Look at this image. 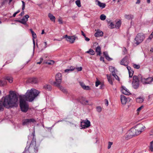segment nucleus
I'll list each match as a JSON object with an SVG mask.
<instances>
[{"mask_svg": "<svg viewBox=\"0 0 153 153\" xmlns=\"http://www.w3.org/2000/svg\"><path fill=\"white\" fill-rule=\"evenodd\" d=\"M39 93V91L32 88L27 90L25 95L20 96V106L22 111L26 112L28 109L29 105L26 101L32 102Z\"/></svg>", "mask_w": 153, "mask_h": 153, "instance_id": "obj_1", "label": "nucleus"}, {"mask_svg": "<svg viewBox=\"0 0 153 153\" xmlns=\"http://www.w3.org/2000/svg\"><path fill=\"white\" fill-rule=\"evenodd\" d=\"M1 100L4 107L7 109L17 107L19 103L17 95L12 91L10 92L9 94L3 96Z\"/></svg>", "mask_w": 153, "mask_h": 153, "instance_id": "obj_2", "label": "nucleus"}, {"mask_svg": "<svg viewBox=\"0 0 153 153\" xmlns=\"http://www.w3.org/2000/svg\"><path fill=\"white\" fill-rule=\"evenodd\" d=\"M140 79L143 83L145 84H150L153 81L152 77H149L147 78H142L140 76H134V89L137 88L139 87Z\"/></svg>", "mask_w": 153, "mask_h": 153, "instance_id": "obj_3", "label": "nucleus"}, {"mask_svg": "<svg viewBox=\"0 0 153 153\" xmlns=\"http://www.w3.org/2000/svg\"><path fill=\"white\" fill-rule=\"evenodd\" d=\"M38 145L36 144L35 140H33L30 146H27L25 148V152L29 151L30 153H36L38 151Z\"/></svg>", "mask_w": 153, "mask_h": 153, "instance_id": "obj_4", "label": "nucleus"}, {"mask_svg": "<svg viewBox=\"0 0 153 153\" xmlns=\"http://www.w3.org/2000/svg\"><path fill=\"white\" fill-rule=\"evenodd\" d=\"M145 127L142 124H138L134 127L135 128V131L134 133V136H137L140 134L144 130Z\"/></svg>", "mask_w": 153, "mask_h": 153, "instance_id": "obj_5", "label": "nucleus"}, {"mask_svg": "<svg viewBox=\"0 0 153 153\" xmlns=\"http://www.w3.org/2000/svg\"><path fill=\"white\" fill-rule=\"evenodd\" d=\"M145 38V36L143 33H139L137 34L134 39L136 41L135 43L137 45L141 42Z\"/></svg>", "mask_w": 153, "mask_h": 153, "instance_id": "obj_6", "label": "nucleus"}, {"mask_svg": "<svg viewBox=\"0 0 153 153\" xmlns=\"http://www.w3.org/2000/svg\"><path fill=\"white\" fill-rule=\"evenodd\" d=\"M62 76L60 73H58L56 74L55 76V82H54L53 84L54 85L57 84V85L60 84L62 82Z\"/></svg>", "mask_w": 153, "mask_h": 153, "instance_id": "obj_7", "label": "nucleus"}, {"mask_svg": "<svg viewBox=\"0 0 153 153\" xmlns=\"http://www.w3.org/2000/svg\"><path fill=\"white\" fill-rule=\"evenodd\" d=\"M81 128H85L90 127L91 126L90 122L87 119L86 120H82L80 123Z\"/></svg>", "mask_w": 153, "mask_h": 153, "instance_id": "obj_8", "label": "nucleus"}, {"mask_svg": "<svg viewBox=\"0 0 153 153\" xmlns=\"http://www.w3.org/2000/svg\"><path fill=\"white\" fill-rule=\"evenodd\" d=\"M64 38H66V40L68 42L71 43H73L76 39V37L74 36H68L67 35H65Z\"/></svg>", "mask_w": 153, "mask_h": 153, "instance_id": "obj_9", "label": "nucleus"}, {"mask_svg": "<svg viewBox=\"0 0 153 153\" xmlns=\"http://www.w3.org/2000/svg\"><path fill=\"white\" fill-rule=\"evenodd\" d=\"M29 17L28 15H25L22 19L21 20H16V21L23 24L25 25L26 24L28 20V19Z\"/></svg>", "mask_w": 153, "mask_h": 153, "instance_id": "obj_10", "label": "nucleus"}, {"mask_svg": "<svg viewBox=\"0 0 153 153\" xmlns=\"http://www.w3.org/2000/svg\"><path fill=\"white\" fill-rule=\"evenodd\" d=\"M36 122L35 120L33 119H25L23 120L22 124L23 125H27L31 123Z\"/></svg>", "mask_w": 153, "mask_h": 153, "instance_id": "obj_11", "label": "nucleus"}, {"mask_svg": "<svg viewBox=\"0 0 153 153\" xmlns=\"http://www.w3.org/2000/svg\"><path fill=\"white\" fill-rule=\"evenodd\" d=\"M132 128L129 130L127 134V135L125 137V139L126 140H128L132 138L134 135V133L133 131H132Z\"/></svg>", "mask_w": 153, "mask_h": 153, "instance_id": "obj_12", "label": "nucleus"}, {"mask_svg": "<svg viewBox=\"0 0 153 153\" xmlns=\"http://www.w3.org/2000/svg\"><path fill=\"white\" fill-rule=\"evenodd\" d=\"M121 89V92L124 94L126 95H129L131 93L129 91L126 87L122 86Z\"/></svg>", "mask_w": 153, "mask_h": 153, "instance_id": "obj_13", "label": "nucleus"}, {"mask_svg": "<svg viewBox=\"0 0 153 153\" xmlns=\"http://www.w3.org/2000/svg\"><path fill=\"white\" fill-rule=\"evenodd\" d=\"M121 65L126 66H127L128 64V59L127 57H125L120 62Z\"/></svg>", "mask_w": 153, "mask_h": 153, "instance_id": "obj_14", "label": "nucleus"}, {"mask_svg": "<svg viewBox=\"0 0 153 153\" xmlns=\"http://www.w3.org/2000/svg\"><path fill=\"white\" fill-rule=\"evenodd\" d=\"M120 100L122 104L123 105H126L127 101V99L125 96L123 95H121L120 96Z\"/></svg>", "mask_w": 153, "mask_h": 153, "instance_id": "obj_15", "label": "nucleus"}, {"mask_svg": "<svg viewBox=\"0 0 153 153\" xmlns=\"http://www.w3.org/2000/svg\"><path fill=\"white\" fill-rule=\"evenodd\" d=\"M103 32L99 30H98L97 32L95 33L94 36L95 37H99L103 36Z\"/></svg>", "mask_w": 153, "mask_h": 153, "instance_id": "obj_16", "label": "nucleus"}, {"mask_svg": "<svg viewBox=\"0 0 153 153\" xmlns=\"http://www.w3.org/2000/svg\"><path fill=\"white\" fill-rule=\"evenodd\" d=\"M60 84H59V85H57V84L54 85L58 87L64 93H66L67 91L66 90L65 88L62 87V86L60 85Z\"/></svg>", "mask_w": 153, "mask_h": 153, "instance_id": "obj_17", "label": "nucleus"}, {"mask_svg": "<svg viewBox=\"0 0 153 153\" xmlns=\"http://www.w3.org/2000/svg\"><path fill=\"white\" fill-rule=\"evenodd\" d=\"M97 55L100 56L101 54V48L100 46H97L96 49Z\"/></svg>", "mask_w": 153, "mask_h": 153, "instance_id": "obj_18", "label": "nucleus"}, {"mask_svg": "<svg viewBox=\"0 0 153 153\" xmlns=\"http://www.w3.org/2000/svg\"><path fill=\"white\" fill-rule=\"evenodd\" d=\"M22 10L23 11L19 14V16H22L25 13L24 10L25 9V3L23 1H22Z\"/></svg>", "mask_w": 153, "mask_h": 153, "instance_id": "obj_19", "label": "nucleus"}, {"mask_svg": "<svg viewBox=\"0 0 153 153\" xmlns=\"http://www.w3.org/2000/svg\"><path fill=\"white\" fill-rule=\"evenodd\" d=\"M97 2V4L101 8H104L105 7L106 5L104 3H101L99 1L97 0L96 1Z\"/></svg>", "mask_w": 153, "mask_h": 153, "instance_id": "obj_20", "label": "nucleus"}, {"mask_svg": "<svg viewBox=\"0 0 153 153\" xmlns=\"http://www.w3.org/2000/svg\"><path fill=\"white\" fill-rule=\"evenodd\" d=\"M103 54L104 56H105V58L108 60L110 61L112 59L111 58L109 57L108 53L107 52H104L103 53Z\"/></svg>", "mask_w": 153, "mask_h": 153, "instance_id": "obj_21", "label": "nucleus"}, {"mask_svg": "<svg viewBox=\"0 0 153 153\" xmlns=\"http://www.w3.org/2000/svg\"><path fill=\"white\" fill-rule=\"evenodd\" d=\"M48 17L50 18V20L53 22H55V17L51 14L49 13L48 14Z\"/></svg>", "mask_w": 153, "mask_h": 153, "instance_id": "obj_22", "label": "nucleus"}, {"mask_svg": "<svg viewBox=\"0 0 153 153\" xmlns=\"http://www.w3.org/2000/svg\"><path fill=\"white\" fill-rule=\"evenodd\" d=\"M43 88L45 89L48 91H50L52 89V87L51 86L49 85H45L44 86Z\"/></svg>", "mask_w": 153, "mask_h": 153, "instance_id": "obj_23", "label": "nucleus"}, {"mask_svg": "<svg viewBox=\"0 0 153 153\" xmlns=\"http://www.w3.org/2000/svg\"><path fill=\"white\" fill-rule=\"evenodd\" d=\"M30 80L31 82L33 83H36L38 82V79L36 77L31 78Z\"/></svg>", "mask_w": 153, "mask_h": 153, "instance_id": "obj_24", "label": "nucleus"}, {"mask_svg": "<svg viewBox=\"0 0 153 153\" xmlns=\"http://www.w3.org/2000/svg\"><path fill=\"white\" fill-rule=\"evenodd\" d=\"M144 101V99L141 97H139L136 99V101L137 102L139 103H141Z\"/></svg>", "mask_w": 153, "mask_h": 153, "instance_id": "obj_25", "label": "nucleus"}, {"mask_svg": "<svg viewBox=\"0 0 153 153\" xmlns=\"http://www.w3.org/2000/svg\"><path fill=\"white\" fill-rule=\"evenodd\" d=\"M109 69L110 71L111 72L113 76L115 75L116 74H115L114 68L112 66L110 67L109 68Z\"/></svg>", "mask_w": 153, "mask_h": 153, "instance_id": "obj_26", "label": "nucleus"}, {"mask_svg": "<svg viewBox=\"0 0 153 153\" xmlns=\"http://www.w3.org/2000/svg\"><path fill=\"white\" fill-rule=\"evenodd\" d=\"M85 52L92 55H94L95 54V51L91 49H89L88 51H86Z\"/></svg>", "mask_w": 153, "mask_h": 153, "instance_id": "obj_27", "label": "nucleus"}, {"mask_svg": "<svg viewBox=\"0 0 153 153\" xmlns=\"http://www.w3.org/2000/svg\"><path fill=\"white\" fill-rule=\"evenodd\" d=\"M124 16L126 19L129 20H131L133 18V16L131 15H125Z\"/></svg>", "mask_w": 153, "mask_h": 153, "instance_id": "obj_28", "label": "nucleus"}, {"mask_svg": "<svg viewBox=\"0 0 153 153\" xmlns=\"http://www.w3.org/2000/svg\"><path fill=\"white\" fill-rule=\"evenodd\" d=\"M5 79V80H8L9 82L10 83H12L13 81V78L11 76H6Z\"/></svg>", "mask_w": 153, "mask_h": 153, "instance_id": "obj_29", "label": "nucleus"}, {"mask_svg": "<svg viewBox=\"0 0 153 153\" xmlns=\"http://www.w3.org/2000/svg\"><path fill=\"white\" fill-rule=\"evenodd\" d=\"M107 78L108 81L109 83L111 85L113 84V82L112 80V78L111 76H109L108 75H107Z\"/></svg>", "mask_w": 153, "mask_h": 153, "instance_id": "obj_30", "label": "nucleus"}, {"mask_svg": "<svg viewBox=\"0 0 153 153\" xmlns=\"http://www.w3.org/2000/svg\"><path fill=\"white\" fill-rule=\"evenodd\" d=\"M133 71H129V72H128L129 73V78H131L132 77L133 78V81L132 82V85L133 86V83L134 82V76H133Z\"/></svg>", "mask_w": 153, "mask_h": 153, "instance_id": "obj_31", "label": "nucleus"}, {"mask_svg": "<svg viewBox=\"0 0 153 153\" xmlns=\"http://www.w3.org/2000/svg\"><path fill=\"white\" fill-rule=\"evenodd\" d=\"M7 82L5 80H0V87H2L5 85Z\"/></svg>", "mask_w": 153, "mask_h": 153, "instance_id": "obj_32", "label": "nucleus"}, {"mask_svg": "<svg viewBox=\"0 0 153 153\" xmlns=\"http://www.w3.org/2000/svg\"><path fill=\"white\" fill-rule=\"evenodd\" d=\"M54 62L53 60H51L48 61L47 62H44V63L48 64L49 65H52L54 64Z\"/></svg>", "mask_w": 153, "mask_h": 153, "instance_id": "obj_33", "label": "nucleus"}, {"mask_svg": "<svg viewBox=\"0 0 153 153\" xmlns=\"http://www.w3.org/2000/svg\"><path fill=\"white\" fill-rule=\"evenodd\" d=\"M121 24V22L120 20L118 21L115 25V27L117 28H119Z\"/></svg>", "mask_w": 153, "mask_h": 153, "instance_id": "obj_34", "label": "nucleus"}, {"mask_svg": "<svg viewBox=\"0 0 153 153\" xmlns=\"http://www.w3.org/2000/svg\"><path fill=\"white\" fill-rule=\"evenodd\" d=\"M4 107L3 104H2V102H1V100H0V112L4 110Z\"/></svg>", "mask_w": 153, "mask_h": 153, "instance_id": "obj_35", "label": "nucleus"}, {"mask_svg": "<svg viewBox=\"0 0 153 153\" xmlns=\"http://www.w3.org/2000/svg\"><path fill=\"white\" fill-rule=\"evenodd\" d=\"M30 30L31 31L33 38V39H36V34L33 31L32 29H30Z\"/></svg>", "mask_w": 153, "mask_h": 153, "instance_id": "obj_36", "label": "nucleus"}, {"mask_svg": "<svg viewBox=\"0 0 153 153\" xmlns=\"http://www.w3.org/2000/svg\"><path fill=\"white\" fill-rule=\"evenodd\" d=\"M149 149L152 152H153V140L150 143Z\"/></svg>", "mask_w": 153, "mask_h": 153, "instance_id": "obj_37", "label": "nucleus"}, {"mask_svg": "<svg viewBox=\"0 0 153 153\" xmlns=\"http://www.w3.org/2000/svg\"><path fill=\"white\" fill-rule=\"evenodd\" d=\"M106 18V16L104 14H102L100 16V19L102 20H105Z\"/></svg>", "mask_w": 153, "mask_h": 153, "instance_id": "obj_38", "label": "nucleus"}, {"mask_svg": "<svg viewBox=\"0 0 153 153\" xmlns=\"http://www.w3.org/2000/svg\"><path fill=\"white\" fill-rule=\"evenodd\" d=\"M76 3L78 7H80L81 6V3L80 0H77L76 1Z\"/></svg>", "mask_w": 153, "mask_h": 153, "instance_id": "obj_39", "label": "nucleus"}, {"mask_svg": "<svg viewBox=\"0 0 153 153\" xmlns=\"http://www.w3.org/2000/svg\"><path fill=\"white\" fill-rule=\"evenodd\" d=\"M97 111L98 112H100L102 111V108L100 106H97L96 107Z\"/></svg>", "mask_w": 153, "mask_h": 153, "instance_id": "obj_40", "label": "nucleus"}, {"mask_svg": "<svg viewBox=\"0 0 153 153\" xmlns=\"http://www.w3.org/2000/svg\"><path fill=\"white\" fill-rule=\"evenodd\" d=\"M109 26H110V27L111 28H113L115 27V25L112 22H111L110 23Z\"/></svg>", "mask_w": 153, "mask_h": 153, "instance_id": "obj_41", "label": "nucleus"}, {"mask_svg": "<svg viewBox=\"0 0 153 153\" xmlns=\"http://www.w3.org/2000/svg\"><path fill=\"white\" fill-rule=\"evenodd\" d=\"M79 84L81 85V86L84 89V88H85V84L82 82H80Z\"/></svg>", "mask_w": 153, "mask_h": 153, "instance_id": "obj_42", "label": "nucleus"}, {"mask_svg": "<svg viewBox=\"0 0 153 153\" xmlns=\"http://www.w3.org/2000/svg\"><path fill=\"white\" fill-rule=\"evenodd\" d=\"M140 67V66L139 65H137L134 64V68L139 69Z\"/></svg>", "mask_w": 153, "mask_h": 153, "instance_id": "obj_43", "label": "nucleus"}, {"mask_svg": "<svg viewBox=\"0 0 153 153\" xmlns=\"http://www.w3.org/2000/svg\"><path fill=\"white\" fill-rule=\"evenodd\" d=\"M143 105H142L140 107H139L137 110V115L138 114V112H139V111H140L141 109L143 108Z\"/></svg>", "mask_w": 153, "mask_h": 153, "instance_id": "obj_44", "label": "nucleus"}, {"mask_svg": "<svg viewBox=\"0 0 153 153\" xmlns=\"http://www.w3.org/2000/svg\"><path fill=\"white\" fill-rule=\"evenodd\" d=\"M113 143L112 142H109L108 143V149H109L111 146V145Z\"/></svg>", "mask_w": 153, "mask_h": 153, "instance_id": "obj_45", "label": "nucleus"}, {"mask_svg": "<svg viewBox=\"0 0 153 153\" xmlns=\"http://www.w3.org/2000/svg\"><path fill=\"white\" fill-rule=\"evenodd\" d=\"M91 89L90 88L89 86H85L84 88V89L85 90H89Z\"/></svg>", "mask_w": 153, "mask_h": 153, "instance_id": "obj_46", "label": "nucleus"}, {"mask_svg": "<svg viewBox=\"0 0 153 153\" xmlns=\"http://www.w3.org/2000/svg\"><path fill=\"white\" fill-rule=\"evenodd\" d=\"M105 104L106 106H108V101L107 99L105 100Z\"/></svg>", "mask_w": 153, "mask_h": 153, "instance_id": "obj_47", "label": "nucleus"}, {"mask_svg": "<svg viewBox=\"0 0 153 153\" xmlns=\"http://www.w3.org/2000/svg\"><path fill=\"white\" fill-rule=\"evenodd\" d=\"M72 69H66L65 70V72H67V73H69V72H70V71H72V70L73 69L72 68Z\"/></svg>", "mask_w": 153, "mask_h": 153, "instance_id": "obj_48", "label": "nucleus"}, {"mask_svg": "<svg viewBox=\"0 0 153 153\" xmlns=\"http://www.w3.org/2000/svg\"><path fill=\"white\" fill-rule=\"evenodd\" d=\"M100 82L99 81H97L95 83V86L96 87H97L98 86L100 85Z\"/></svg>", "mask_w": 153, "mask_h": 153, "instance_id": "obj_49", "label": "nucleus"}, {"mask_svg": "<svg viewBox=\"0 0 153 153\" xmlns=\"http://www.w3.org/2000/svg\"><path fill=\"white\" fill-rule=\"evenodd\" d=\"M127 51V50L125 48H123V54H125L126 53Z\"/></svg>", "mask_w": 153, "mask_h": 153, "instance_id": "obj_50", "label": "nucleus"}, {"mask_svg": "<svg viewBox=\"0 0 153 153\" xmlns=\"http://www.w3.org/2000/svg\"><path fill=\"white\" fill-rule=\"evenodd\" d=\"M77 71H80L82 70V67H78L76 68Z\"/></svg>", "mask_w": 153, "mask_h": 153, "instance_id": "obj_51", "label": "nucleus"}, {"mask_svg": "<svg viewBox=\"0 0 153 153\" xmlns=\"http://www.w3.org/2000/svg\"><path fill=\"white\" fill-rule=\"evenodd\" d=\"M113 76L118 81H119V77L118 76H117L116 74H115V75H114Z\"/></svg>", "mask_w": 153, "mask_h": 153, "instance_id": "obj_52", "label": "nucleus"}, {"mask_svg": "<svg viewBox=\"0 0 153 153\" xmlns=\"http://www.w3.org/2000/svg\"><path fill=\"white\" fill-rule=\"evenodd\" d=\"M127 68L128 70V72H129V71H132L131 70V68L130 67L127 66Z\"/></svg>", "mask_w": 153, "mask_h": 153, "instance_id": "obj_53", "label": "nucleus"}, {"mask_svg": "<svg viewBox=\"0 0 153 153\" xmlns=\"http://www.w3.org/2000/svg\"><path fill=\"white\" fill-rule=\"evenodd\" d=\"M85 40L86 41H89L90 40V39L86 36L84 37Z\"/></svg>", "mask_w": 153, "mask_h": 153, "instance_id": "obj_54", "label": "nucleus"}, {"mask_svg": "<svg viewBox=\"0 0 153 153\" xmlns=\"http://www.w3.org/2000/svg\"><path fill=\"white\" fill-rule=\"evenodd\" d=\"M149 134L150 135H153V129L150 131Z\"/></svg>", "mask_w": 153, "mask_h": 153, "instance_id": "obj_55", "label": "nucleus"}, {"mask_svg": "<svg viewBox=\"0 0 153 153\" xmlns=\"http://www.w3.org/2000/svg\"><path fill=\"white\" fill-rule=\"evenodd\" d=\"M58 21L60 24H62L63 22L62 20L61 19H59L58 20Z\"/></svg>", "mask_w": 153, "mask_h": 153, "instance_id": "obj_56", "label": "nucleus"}, {"mask_svg": "<svg viewBox=\"0 0 153 153\" xmlns=\"http://www.w3.org/2000/svg\"><path fill=\"white\" fill-rule=\"evenodd\" d=\"M100 59L101 61H102L103 62H104V58L103 57H100Z\"/></svg>", "mask_w": 153, "mask_h": 153, "instance_id": "obj_57", "label": "nucleus"}, {"mask_svg": "<svg viewBox=\"0 0 153 153\" xmlns=\"http://www.w3.org/2000/svg\"><path fill=\"white\" fill-rule=\"evenodd\" d=\"M72 68L73 69L72 70V71H73L75 69V68L73 66H71V67H70L69 69H72Z\"/></svg>", "mask_w": 153, "mask_h": 153, "instance_id": "obj_58", "label": "nucleus"}, {"mask_svg": "<svg viewBox=\"0 0 153 153\" xmlns=\"http://www.w3.org/2000/svg\"><path fill=\"white\" fill-rule=\"evenodd\" d=\"M140 0H137V2H136V4H139L140 3Z\"/></svg>", "mask_w": 153, "mask_h": 153, "instance_id": "obj_59", "label": "nucleus"}, {"mask_svg": "<svg viewBox=\"0 0 153 153\" xmlns=\"http://www.w3.org/2000/svg\"><path fill=\"white\" fill-rule=\"evenodd\" d=\"M81 33L82 35H83L84 36V37H85L86 36L85 34H84V33L82 31H81Z\"/></svg>", "mask_w": 153, "mask_h": 153, "instance_id": "obj_60", "label": "nucleus"}, {"mask_svg": "<svg viewBox=\"0 0 153 153\" xmlns=\"http://www.w3.org/2000/svg\"><path fill=\"white\" fill-rule=\"evenodd\" d=\"M44 44H45V46H44V48H46V47H47V42H44Z\"/></svg>", "mask_w": 153, "mask_h": 153, "instance_id": "obj_61", "label": "nucleus"}, {"mask_svg": "<svg viewBox=\"0 0 153 153\" xmlns=\"http://www.w3.org/2000/svg\"><path fill=\"white\" fill-rule=\"evenodd\" d=\"M33 45H34L33 49H34L35 47V42L34 40L33 39Z\"/></svg>", "mask_w": 153, "mask_h": 153, "instance_id": "obj_62", "label": "nucleus"}, {"mask_svg": "<svg viewBox=\"0 0 153 153\" xmlns=\"http://www.w3.org/2000/svg\"><path fill=\"white\" fill-rule=\"evenodd\" d=\"M40 61H41V62H42L43 60V59L42 57L40 58Z\"/></svg>", "mask_w": 153, "mask_h": 153, "instance_id": "obj_63", "label": "nucleus"}, {"mask_svg": "<svg viewBox=\"0 0 153 153\" xmlns=\"http://www.w3.org/2000/svg\"><path fill=\"white\" fill-rule=\"evenodd\" d=\"M45 33V31H44V30H42V33H41V34H43Z\"/></svg>", "mask_w": 153, "mask_h": 153, "instance_id": "obj_64", "label": "nucleus"}]
</instances>
